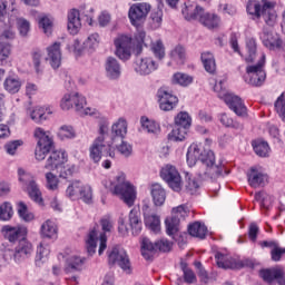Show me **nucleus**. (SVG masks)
<instances>
[{"mask_svg":"<svg viewBox=\"0 0 285 285\" xmlns=\"http://www.w3.org/2000/svg\"><path fill=\"white\" fill-rule=\"evenodd\" d=\"M67 28L70 35H79L81 30V13L77 9H71L68 12V24Z\"/></svg>","mask_w":285,"mask_h":285,"instance_id":"27","label":"nucleus"},{"mask_svg":"<svg viewBox=\"0 0 285 285\" xmlns=\"http://www.w3.org/2000/svg\"><path fill=\"white\" fill-rule=\"evenodd\" d=\"M197 20L199 21V23H202V26L208 28L209 30L219 27V16L212 12H207L204 9H202V12L198 16Z\"/></svg>","mask_w":285,"mask_h":285,"instance_id":"29","label":"nucleus"},{"mask_svg":"<svg viewBox=\"0 0 285 285\" xmlns=\"http://www.w3.org/2000/svg\"><path fill=\"white\" fill-rule=\"evenodd\" d=\"M215 259L218 268H224L225 271L228 268L235 269V258L217 252L215 254Z\"/></svg>","mask_w":285,"mask_h":285,"instance_id":"38","label":"nucleus"},{"mask_svg":"<svg viewBox=\"0 0 285 285\" xmlns=\"http://www.w3.org/2000/svg\"><path fill=\"white\" fill-rule=\"evenodd\" d=\"M98 239L100 242L98 254L104 255V250H106V248H107L108 238L106 236V233H100L99 234V232H97V228H94L88 234V238H87V242H86L88 255H95V253H97V240Z\"/></svg>","mask_w":285,"mask_h":285,"instance_id":"12","label":"nucleus"},{"mask_svg":"<svg viewBox=\"0 0 285 285\" xmlns=\"http://www.w3.org/2000/svg\"><path fill=\"white\" fill-rule=\"evenodd\" d=\"M186 217H188V209H186V205L173 208L171 217L166 218L165 220L166 233L169 237L175 239V235L179 233V224L181 219H186Z\"/></svg>","mask_w":285,"mask_h":285,"instance_id":"8","label":"nucleus"},{"mask_svg":"<svg viewBox=\"0 0 285 285\" xmlns=\"http://www.w3.org/2000/svg\"><path fill=\"white\" fill-rule=\"evenodd\" d=\"M61 110H72L75 108L76 112H81L86 108V97L79 92H68L65 94L60 100Z\"/></svg>","mask_w":285,"mask_h":285,"instance_id":"11","label":"nucleus"},{"mask_svg":"<svg viewBox=\"0 0 285 285\" xmlns=\"http://www.w3.org/2000/svg\"><path fill=\"white\" fill-rule=\"evenodd\" d=\"M185 188L190 195L197 193V188H199V183L189 173L185 174Z\"/></svg>","mask_w":285,"mask_h":285,"instance_id":"52","label":"nucleus"},{"mask_svg":"<svg viewBox=\"0 0 285 285\" xmlns=\"http://www.w3.org/2000/svg\"><path fill=\"white\" fill-rule=\"evenodd\" d=\"M275 110L278 115V117H281L282 121H285V99H284V94H282L277 100L275 101Z\"/></svg>","mask_w":285,"mask_h":285,"instance_id":"60","label":"nucleus"},{"mask_svg":"<svg viewBox=\"0 0 285 285\" xmlns=\"http://www.w3.org/2000/svg\"><path fill=\"white\" fill-rule=\"evenodd\" d=\"M151 197L155 206H164V203L166 202V190L161 185L154 184L151 186Z\"/></svg>","mask_w":285,"mask_h":285,"instance_id":"37","label":"nucleus"},{"mask_svg":"<svg viewBox=\"0 0 285 285\" xmlns=\"http://www.w3.org/2000/svg\"><path fill=\"white\" fill-rule=\"evenodd\" d=\"M46 181L48 190H57L59 188V178L52 171L46 174Z\"/></svg>","mask_w":285,"mask_h":285,"instance_id":"61","label":"nucleus"},{"mask_svg":"<svg viewBox=\"0 0 285 285\" xmlns=\"http://www.w3.org/2000/svg\"><path fill=\"white\" fill-rule=\"evenodd\" d=\"M219 121L226 128H234V130H242V128H244L242 124L233 120V118L228 117L226 114L220 115Z\"/></svg>","mask_w":285,"mask_h":285,"instance_id":"51","label":"nucleus"},{"mask_svg":"<svg viewBox=\"0 0 285 285\" xmlns=\"http://www.w3.org/2000/svg\"><path fill=\"white\" fill-rule=\"evenodd\" d=\"M259 275L262 279H264V282H267V284H272V282H275V279H282V277H284V272L277 268H268L262 269L259 272Z\"/></svg>","mask_w":285,"mask_h":285,"instance_id":"35","label":"nucleus"},{"mask_svg":"<svg viewBox=\"0 0 285 285\" xmlns=\"http://www.w3.org/2000/svg\"><path fill=\"white\" fill-rule=\"evenodd\" d=\"M203 9L204 8L197 4V2L187 1L185 2V7L183 8L181 13L187 21H193V19H199Z\"/></svg>","mask_w":285,"mask_h":285,"instance_id":"28","label":"nucleus"},{"mask_svg":"<svg viewBox=\"0 0 285 285\" xmlns=\"http://www.w3.org/2000/svg\"><path fill=\"white\" fill-rule=\"evenodd\" d=\"M46 61H48L53 70L61 68V42H53L47 47Z\"/></svg>","mask_w":285,"mask_h":285,"instance_id":"20","label":"nucleus"},{"mask_svg":"<svg viewBox=\"0 0 285 285\" xmlns=\"http://www.w3.org/2000/svg\"><path fill=\"white\" fill-rule=\"evenodd\" d=\"M151 7L147 2L135 3L130 7L128 17L132 26H139L141 22L146 21L148 12H150Z\"/></svg>","mask_w":285,"mask_h":285,"instance_id":"15","label":"nucleus"},{"mask_svg":"<svg viewBox=\"0 0 285 285\" xmlns=\"http://www.w3.org/2000/svg\"><path fill=\"white\" fill-rule=\"evenodd\" d=\"M14 39V31L8 29L0 36V61H6L10 57V41Z\"/></svg>","mask_w":285,"mask_h":285,"instance_id":"24","label":"nucleus"},{"mask_svg":"<svg viewBox=\"0 0 285 285\" xmlns=\"http://www.w3.org/2000/svg\"><path fill=\"white\" fill-rule=\"evenodd\" d=\"M204 171L199 173V177L203 179H218V177H222L224 173V167L222 164H212L203 169Z\"/></svg>","mask_w":285,"mask_h":285,"instance_id":"31","label":"nucleus"},{"mask_svg":"<svg viewBox=\"0 0 285 285\" xmlns=\"http://www.w3.org/2000/svg\"><path fill=\"white\" fill-rule=\"evenodd\" d=\"M118 141H121L120 145L116 146L118 153L124 157H130L132 155V145L124 139H119Z\"/></svg>","mask_w":285,"mask_h":285,"instance_id":"59","label":"nucleus"},{"mask_svg":"<svg viewBox=\"0 0 285 285\" xmlns=\"http://www.w3.org/2000/svg\"><path fill=\"white\" fill-rule=\"evenodd\" d=\"M264 66H266V55L262 53L261 59L256 65L246 67V75L244 76L245 83L254 86L255 88L264 86V82L266 81Z\"/></svg>","mask_w":285,"mask_h":285,"instance_id":"6","label":"nucleus"},{"mask_svg":"<svg viewBox=\"0 0 285 285\" xmlns=\"http://www.w3.org/2000/svg\"><path fill=\"white\" fill-rule=\"evenodd\" d=\"M18 214L23 222H32L35 219V214L28 210V205L24 203H19Z\"/></svg>","mask_w":285,"mask_h":285,"instance_id":"55","label":"nucleus"},{"mask_svg":"<svg viewBox=\"0 0 285 285\" xmlns=\"http://www.w3.org/2000/svg\"><path fill=\"white\" fill-rule=\"evenodd\" d=\"M19 181L22 184L24 190H27L29 197L36 202V204H41L43 198H41V190L39 189V185H37V180H35V176L23 168L18 169Z\"/></svg>","mask_w":285,"mask_h":285,"instance_id":"7","label":"nucleus"},{"mask_svg":"<svg viewBox=\"0 0 285 285\" xmlns=\"http://www.w3.org/2000/svg\"><path fill=\"white\" fill-rule=\"evenodd\" d=\"M38 26L42 29L45 35H52V19H50L48 16H40L38 19Z\"/></svg>","mask_w":285,"mask_h":285,"instance_id":"49","label":"nucleus"},{"mask_svg":"<svg viewBox=\"0 0 285 285\" xmlns=\"http://www.w3.org/2000/svg\"><path fill=\"white\" fill-rule=\"evenodd\" d=\"M66 195L70 199H82L85 204H92V188L79 180L72 181L67 187Z\"/></svg>","mask_w":285,"mask_h":285,"instance_id":"9","label":"nucleus"},{"mask_svg":"<svg viewBox=\"0 0 285 285\" xmlns=\"http://www.w3.org/2000/svg\"><path fill=\"white\" fill-rule=\"evenodd\" d=\"M255 199L256 202H259L261 207L265 208L266 210H268V208H271V206L273 205V196L264 191L256 193Z\"/></svg>","mask_w":285,"mask_h":285,"instance_id":"48","label":"nucleus"},{"mask_svg":"<svg viewBox=\"0 0 285 285\" xmlns=\"http://www.w3.org/2000/svg\"><path fill=\"white\" fill-rule=\"evenodd\" d=\"M86 50H95L99 46V33L90 35L83 42Z\"/></svg>","mask_w":285,"mask_h":285,"instance_id":"62","label":"nucleus"},{"mask_svg":"<svg viewBox=\"0 0 285 285\" xmlns=\"http://www.w3.org/2000/svg\"><path fill=\"white\" fill-rule=\"evenodd\" d=\"M108 121L104 120L99 124V136L94 140L90 147V158L97 164L101 161L102 157H111L115 159V147L119 139H125L128 135V121L119 118L111 126V134H109Z\"/></svg>","mask_w":285,"mask_h":285,"instance_id":"1","label":"nucleus"},{"mask_svg":"<svg viewBox=\"0 0 285 285\" xmlns=\"http://www.w3.org/2000/svg\"><path fill=\"white\" fill-rule=\"evenodd\" d=\"M224 81L216 82L214 86L215 92H218L219 99H223V101L228 106L229 110H233L235 115L238 117H246L248 115L246 105H244V101L238 96H235L233 94H228L226 90H224Z\"/></svg>","mask_w":285,"mask_h":285,"instance_id":"5","label":"nucleus"},{"mask_svg":"<svg viewBox=\"0 0 285 285\" xmlns=\"http://www.w3.org/2000/svg\"><path fill=\"white\" fill-rule=\"evenodd\" d=\"M150 19L151 26L155 30H157V28H161V21H164V11H161V9L154 10L151 12Z\"/></svg>","mask_w":285,"mask_h":285,"instance_id":"58","label":"nucleus"},{"mask_svg":"<svg viewBox=\"0 0 285 285\" xmlns=\"http://www.w3.org/2000/svg\"><path fill=\"white\" fill-rule=\"evenodd\" d=\"M59 177L62 179H68V177H72L75 173H77V166L75 165H61L59 169H57Z\"/></svg>","mask_w":285,"mask_h":285,"instance_id":"54","label":"nucleus"},{"mask_svg":"<svg viewBox=\"0 0 285 285\" xmlns=\"http://www.w3.org/2000/svg\"><path fill=\"white\" fill-rule=\"evenodd\" d=\"M247 179L252 188H259V186H266L268 184V175H266L262 168L252 167L247 174Z\"/></svg>","mask_w":285,"mask_h":285,"instance_id":"22","label":"nucleus"},{"mask_svg":"<svg viewBox=\"0 0 285 285\" xmlns=\"http://www.w3.org/2000/svg\"><path fill=\"white\" fill-rule=\"evenodd\" d=\"M188 233L191 237H197L198 239H205L208 233L206 225L200 222H195L188 226Z\"/></svg>","mask_w":285,"mask_h":285,"instance_id":"33","label":"nucleus"},{"mask_svg":"<svg viewBox=\"0 0 285 285\" xmlns=\"http://www.w3.org/2000/svg\"><path fill=\"white\" fill-rule=\"evenodd\" d=\"M160 177L166 181L167 186L175 193H181L184 188V180H181V174L177 170V167L173 165H166L160 170Z\"/></svg>","mask_w":285,"mask_h":285,"instance_id":"10","label":"nucleus"},{"mask_svg":"<svg viewBox=\"0 0 285 285\" xmlns=\"http://www.w3.org/2000/svg\"><path fill=\"white\" fill-rule=\"evenodd\" d=\"M17 26L21 37H28V32H30V22L23 18H18Z\"/></svg>","mask_w":285,"mask_h":285,"instance_id":"63","label":"nucleus"},{"mask_svg":"<svg viewBox=\"0 0 285 285\" xmlns=\"http://www.w3.org/2000/svg\"><path fill=\"white\" fill-rule=\"evenodd\" d=\"M40 237L42 239H57L59 237V227L52 219L45 220L40 226Z\"/></svg>","mask_w":285,"mask_h":285,"instance_id":"26","label":"nucleus"},{"mask_svg":"<svg viewBox=\"0 0 285 285\" xmlns=\"http://www.w3.org/2000/svg\"><path fill=\"white\" fill-rule=\"evenodd\" d=\"M186 135H188V129L175 125V128L168 134V139L169 141H184Z\"/></svg>","mask_w":285,"mask_h":285,"instance_id":"47","label":"nucleus"},{"mask_svg":"<svg viewBox=\"0 0 285 285\" xmlns=\"http://www.w3.org/2000/svg\"><path fill=\"white\" fill-rule=\"evenodd\" d=\"M171 61H175L178 66H183L186 61V48L183 46H176L170 52Z\"/></svg>","mask_w":285,"mask_h":285,"instance_id":"45","label":"nucleus"},{"mask_svg":"<svg viewBox=\"0 0 285 285\" xmlns=\"http://www.w3.org/2000/svg\"><path fill=\"white\" fill-rule=\"evenodd\" d=\"M157 250L156 244H153L147 237L141 240V255L145 259H153V253Z\"/></svg>","mask_w":285,"mask_h":285,"instance_id":"43","label":"nucleus"},{"mask_svg":"<svg viewBox=\"0 0 285 285\" xmlns=\"http://www.w3.org/2000/svg\"><path fill=\"white\" fill-rule=\"evenodd\" d=\"M109 264H118L122 271H126L128 274L131 273L130 258L126 249L121 246H114L111 252L108 255Z\"/></svg>","mask_w":285,"mask_h":285,"instance_id":"14","label":"nucleus"},{"mask_svg":"<svg viewBox=\"0 0 285 285\" xmlns=\"http://www.w3.org/2000/svg\"><path fill=\"white\" fill-rule=\"evenodd\" d=\"M128 224L131 230V235H134V237H137V235H140L141 229L144 228V225L141 223V218L139 217V210L137 208H132L129 212V216H128Z\"/></svg>","mask_w":285,"mask_h":285,"instance_id":"30","label":"nucleus"},{"mask_svg":"<svg viewBox=\"0 0 285 285\" xmlns=\"http://www.w3.org/2000/svg\"><path fill=\"white\" fill-rule=\"evenodd\" d=\"M191 124L193 119L190 118V115H188V112L186 111H181L175 117V126H177L178 128L188 130Z\"/></svg>","mask_w":285,"mask_h":285,"instance_id":"44","label":"nucleus"},{"mask_svg":"<svg viewBox=\"0 0 285 285\" xmlns=\"http://www.w3.org/2000/svg\"><path fill=\"white\" fill-rule=\"evenodd\" d=\"M254 153L258 156V157H268V155L271 154V146H268V142L264 141V140H254L252 142Z\"/></svg>","mask_w":285,"mask_h":285,"instance_id":"41","label":"nucleus"},{"mask_svg":"<svg viewBox=\"0 0 285 285\" xmlns=\"http://www.w3.org/2000/svg\"><path fill=\"white\" fill-rule=\"evenodd\" d=\"M160 110L168 112L179 104L177 96L170 94L166 88H160L157 92Z\"/></svg>","mask_w":285,"mask_h":285,"instance_id":"19","label":"nucleus"},{"mask_svg":"<svg viewBox=\"0 0 285 285\" xmlns=\"http://www.w3.org/2000/svg\"><path fill=\"white\" fill-rule=\"evenodd\" d=\"M199 161L203 166V169L212 166L215 164V153H213V150H204Z\"/></svg>","mask_w":285,"mask_h":285,"instance_id":"57","label":"nucleus"},{"mask_svg":"<svg viewBox=\"0 0 285 285\" xmlns=\"http://www.w3.org/2000/svg\"><path fill=\"white\" fill-rule=\"evenodd\" d=\"M200 59L203 61L206 72H209V75H215V71L217 70L215 56L210 51H205L202 53Z\"/></svg>","mask_w":285,"mask_h":285,"instance_id":"34","label":"nucleus"},{"mask_svg":"<svg viewBox=\"0 0 285 285\" xmlns=\"http://www.w3.org/2000/svg\"><path fill=\"white\" fill-rule=\"evenodd\" d=\"M204 151H202V147L197 144H191L187 150V164L193 167L197 161H200Z\"/></svg>","mask_w":285,"mask_h":285,"instance_id":"32","label":"nucleus"},{"mask_svg":"<svg viewBox=\"0 0 285 285\" xmlns=\"http://www.w3.org/2000/svg\"><path fill=\"white\" fill-rule=\"evenodd\" d=\"M86 262V258H81L77 255L69 256L66 259V273H75V271H79L81 266H83V263Z\"/></svg>","mask_w":285,"mask_h":285,"instance_id":"36","label":"nucleus"},{"mask_svg":"<svg viewBox=\"0 0 285 285\" xmlns=\"http://www.w3.org/2000/svg\"><path fill=\"white\" fill-rule=\"evenodd\" d=\"M173 83H177L178 86H190V83H193V77L186 75V73H181V72H177L173 76Z\"/></svg>","mask_w":285,"mask_h":285,"instance_id":"53","label":"nucleus"},{"mask_svg":"<svg viewBox=\"0 0 285 285\" xmlns=\"http://www.w3.org/2000/svg\"><path fill=\"white\" fill-rule=\"evenodd\" d=\"M116 56L122 61H128L132 55V38L120 36L115 40Z\"/></svg>","mask_w":285,"mask_h":285,"instance_id":"16","label":"nucleus"},{"mask_svg":"<svg viewBox=\"0 0 285 285\" xmlns=\"http://www.w3.org/2000/svg\"><path fill=\"white\" fill-rule=\"evenodd\" d=\"M150 48L157 59H164L166 57V48H164V42H161V40L151 42Z\"/></svg>","mask_w":285,"mask_h":285,"instance_id":"56","label":"nucleus"},{"mask_svg":"<svg viewBox=\"0 0 285 285\" xmlns=\"http://www.w3.org/2000/svg\"><path fill=\"white\" fill-rule=\"evenodd\" d=\"M32 243L28 242L26 238L19 240L18 246L14 249L13 258L16 262H21V259H28L33 253Z\"/></svg>","mask_w":285,"mask_h":285,"instance_id":"23","label":"nucleus"},{"mask_svg":"<svg viewBox=\"0 0 285 285\" xmlns=\"http://www.w3.org/2000/svg\"><path fill=\"white\" fill-rule=\"evenodd\" d=\"M45 115H46V111L43 108L41 107H36L31 114H30V117L32 119V121H36V124H41V121H45Z\"/></svg>","mask_w":285,"mask_h":285,"instance_id":"64","label":"nucleus"},{"mask_svg":"<svg viewBox=\"0 0 285 285\" xmlns=\"http://www.w3.org/2000/svg\"><path fill=\"white\" fill-rule=\"evenodd\" d=\"M49 255H50V247L48 245H43V243H40L36 252V264L38 266L46 264V262H48Z\"/></svg>","mask_w":285,"mask_h":285,"instance_id":"40","label":"nucleus"},{"mask_svg":"<svg viewBox=\"0 0 285 285\" xmlns=\"http://www.w3.org/2000/svg\"><path fill=\"white\" fill-rule=\"evenodd\" d=\"M58 137L63 141L65 139H75L77 134L75 132V128H72V126L63 125L59 128Z\"/></svg>","mask_w":285,"mask_h":285,"instance_id":"50","label":"nucleus"},{"mask_svg":"<svg viewBox=\"0 0 285 285\" xmlns=\"http://www.w3.org/2000/svg\"><path fill=\"white\" fill-rule=\"evenodd\" d=\"M33 137L37 141L35 150L37 161H43V159L48 157L45 164V170H59V168H61V166L68 161V154H66V151L52 150L55 142L52 141V138H50V135L43 130V128H36L33 131Z\"/></svg>","mask_w":285,"mask_h":285,"instance_id":"2","label":"nucleus"},{"mask_svg":"<svg viewBox=\"0 0 285 285\" xmlns=\"http://www.w3.org/2000/svg\"><path fill=\"white\" fill-rule=\"evenodd\" d=\"M141 128L146 130V132H149L151 135H159L161 128L159 127V124H157L155 120H150L147 117H141L140 119Z\"/></svg>","mask_w":285,"mask_h":285,"instance_id":"42","label":"nucleus"},{"mask_svg":"<svg viewBox=\"0 0 285 285\" xmlns=\"http://www.w3.org/2000/svg\"><path fill=\"white\" fill-rule=\"evenodd\" d=\"M112 186L114 195H117L120 199H122L127 206H135V200L137 199V189H135V186L126 179V174L118 173V175L115 177Z\"/></svg>","mask_w":285,"mask_h":285,"instance_id":"4","label":"nucleus"},{"mask_svg":"<svg viewBox=\"0 0 285 285\" xmlns=\"http://www.w3.org/2000/svg\"><path fill=\"white\" fill-rule=\"evenodd\" d=\"M261 39L265 48H268V50H277L282 48V40L279 39V36L273 33V31L266 28L263 29Z\"/></svg>","mask_w":285,"mask_h":285,"instance_id":"25","label":"nucleus"},{"mask_svg":"<svg viewBox=\"0 0 285 285\" xmlns=\"http://www.w3.org/2000/svg\"><path fill=\"white\" fill-rule=\"evenodd\" d=\"M21 79L17 77H9L3 82L4 90H7V92H10V95H17V92L21 90Z\"/></svg>","mask_w":285,"mask_h":285,"instance_id":"39","label":"nucleus"},{"mask_svg":"<svg viewBox=\"0 0 285 285\" xmlns=\"http://www.w3.org/2000/svg\"><path fill=\"white\" fill-rule=\"evenodd\" d=\"M134 70L139 77H148L159 70V62H157L153 57L137 58L134 62Z\"/></svg>","mask_w":285,"mask_h":285,"instance_id":"13","label":"nucleus"},{"mask_svg":"<svg viewBox=\"0 0 285 285\" xmlns=\"http://www.w3.org/2000/svg\"><path fill=\"white\" fill-rule=\"evenodd\" d=\"M141 210L146 228H149L153 233H159L161 230V218L159 215L148 204H144Z\"/></svg>","mask_w":285,"mask_h":285,"instance_id":"17","label":"nucleus"},{"mask_svg":"<svg viewBox=\"0 0 285 285\" xmlns=\"http://www.w3.org/2000/svg\"><path fill=\"white\" fill-rule=\"evenodd\" d=\"M13 215L12 204L4 202L0 205V222H10Z\"/></svg>","mask_w":285,"mask_h":285,"instance_id":"46","label":"nucleus"},{"mask_svg":"<svg viewBox=\"0 0 285 285\" xmlns=\"http://www.w3.org/2000/svg\"><path fill=\"white\" fill-rule=\"evenodd\" d=\"M275 2H271L268 0H262V2L256 0H249L247 3V12L248 14H253L254 17H263L265 23L267 26H275L277 21V13L275 12Z\"/></svg>","mask_w":285,"mask_h":285,"instance_id":"3","label":"nucleus"},{"mask_svg":"<svg viewBox=\"0 0 285 285\" xmlns=\"http://www.w3.org/2000/svg\"><path fill=\"white\" fill-rule=\"evenodd\" d=\"M105 75L111 81L119 79L121 77V62L115 57H108L105 60Z\"/></svg>","mask_w":285,"mask_h":285,"instance_id":"21","label":"nucleus"},{"mask_svg":"<svg viewBox=\"0 0 285 285\" xmlns=\"http://www.w3.org/2000/svg\"><path fill=\"white\" fill-rule=\"evenodd\" d=\"M1 233L4 239H8V242L14 244V242H21V239H26V235H28V228L23 226L4 225L1 228Z\"/></svg>","mask_w":285,"mask_h":285,"instance_id":"18","label":"nucleus"}]
</instances>
